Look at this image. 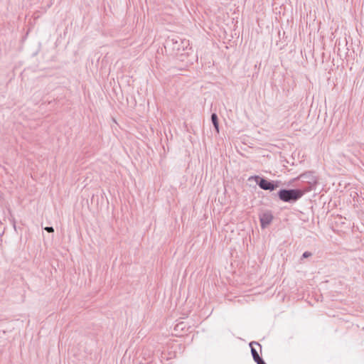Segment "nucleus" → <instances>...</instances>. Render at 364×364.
<instances>
[{
  "instance_id": "nucleus-6",
  "label": "nucleus",
  "mask_w": 364,
  "mask_h": 364,
  "mask_svg": "<svg viewBox=\"0 0 364 364\" xmlns=\"http://www.w3.org/2000/svg\"><path fill=\"white\" fill-rule=\"evenodd\" d=\"M253 344H256L259 346H260V345L257 343V342H251L250 343V348H251V353H252V358L255 360V363H257V364H267L264 360L262 359V358H261L257 350L253 347Z\"/></svg>"
},
{
  "instance_id": "nucleus-7",
  "label": "nucleus",
  "mask_w": 364,
  "mask_h": 364,
  "mask_svg": "<svg viewBox=\"0 0 364 364\" xmlns=\"http://www.w3.org/2000/svg\"><path fill=\"white\" fill-rule=\"evenodd\" d=\"M211 122H212L213 127H214L215 131L217 132V133H219L218 117L215 113H213L211 114Z\"/></svg>"
},
{
  "instance_id": "nucleus-5",
  "label": "nucleus",
  "mask_w": 364,
  "mask_h": 364,
  "mask_svg": "<svg viewBox=\"0 0 364 364\" xmlns=\"http://www.w3.org/2000/svg\"><path fill=\"white\" fill-rule=\"evenodd\" d=\"M273 220V215L269 212H264L259 215V220H260V225L261 228L262 229L267 228L272 221Z\"/></svg>"
},
{
  "instance_id": "nucleus-4",
  "label": "nucleus",
  "mask_w": 364,
  "mask_h": 364,
  "mask_svg": "<svg viewBox=\"0 0 364 364\" xmlns=\"http://www.w3.org/2000/svg\"><path fill=\"white\" fill-rule=\"evenodd\" d=\"M254 178L256 183L259 186V187L264 191H272L275 190L280 185V181H269L264 178L259 177V176H252L249 178Z\"/></svg>"
},
{
  "instance_id": "nucleus-8",
  "label": "nucleus",
  "mask_w": 364,
  "mask_h": 364,
  "mask_svg": "<svg viewBox=\"0 0 364 364\" xmlns=\"http://www.w3.org/2000/svg\"><path fill=\"white\" fill-rule=\"evenodd\" d=\"M311 255H312L311 252H310L309 251L304 252L301 256V259H304V258H308V257H311Z\"/></svg>"
},
{
  "instance_id": "nucleus-1",
  "label": "nucleus",
  "mask_w": 364,
  "mask_h": 364,
  "mask_svg": "<svg viewBox=\"0 0 364 364\" xmlns=\"http://www.w3.org/2000/svg\"><path fill=\"white\" fill-rule=\"evenodd\" d=\"M189 46L188 40L182 39L178 36L168 38L165 43L164 48L171 55H183V52L187 49Z\"/></svg>"
},
{
  "instance_id": "nucleus-2",
  "label": "nucleus",
  "mask_w": 364,
  "mask_h": 364,
  "mask_svg": "<svg viewBox=\"0 0 364 364\" xmlns=\"http://www.w3.org/2000/svg\"><path fill=\"white\" fill-rule=\"evenodd\" d=\"M299 181L297 184L300 188L307 193L313 190L317 184V178L313 171H306L292 179V181Z\"/></svg>"
},
{
  "instance_id": "nucleus-9",
  "label": "nucleus",
  "mask_w": 364,
  "mask_h": 364,
  "mask_svg": "<svg viewBox=\"0 0 364 364\" xmlns=\"http://www.w3.org/2000/svg\"><path fill=\"white\" fill-rule=\"evenodd\" d=\"M45 230H46L48 232H54V229L53 227L50 226V227H46L45 228Z\"/></svg>"
},
{
  "instance_id": "nucleus-3",
  "label": "nucleus",
  "mask_w": 364,
  "mask_h": 364,
  "mask_svg": "<svg viewBox=\"0 0 364 364\" xmlns=\"http://www.w3.org/2000/svg\"><path fill=\"white\" fill-rule=\"evenodd\" d=\"M304 193V191L299 188L294 189H281L277 193V196L282 201L291 203L299 200Z\"/></svg>"
}]
</instances>
